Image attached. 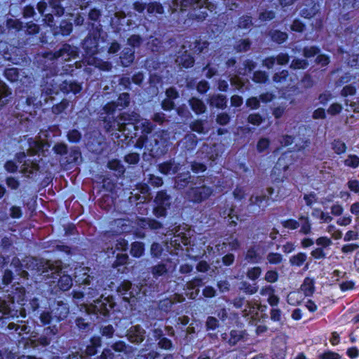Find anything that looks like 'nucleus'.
Segmentation results:
<instances>
[{
	"label": "nucleus",
	"mask_w": 359,
	"mask_h": 359,
	"mask_svg": "<svg viewBox=\"0 0 359 359\" xmlns=\"http://www.w3.org/2000/svg\"><path fill=\"white\" fill-rule=\"evenodd\" d=\"M27 264L28 269L35 270L43 279L51 278V283H57L56 286L61 291H67L73 285V280L71 276L62 270V262L60 260L53 262L32 257Z\"/></svg>",
	"instance_id": "obj_1"
},
{
	"label": "nucleus",
	"mask_w": 359,
	"mask_h": 359,
	"mask_svg": "<svg viewBox=\"0 0 359 359\" xmlns=\"http://www.w3.org/2000/svg\"><path fill=\"white\" fill-rule=\"evenodd\" d=\"M6 294L0 297V315L7 318H18L26 317L25 309L20 307L16 308L15 303L22 306L25 297V290L19 285L11 287V290H6Z\"/></svg>",
	"instance_id": "obj_2"
},
{
	"label": "nucleus",
	"mask_w": 359,
	"mask_h": 359,
	"mask_svg": "<svg viewBox=\"0 0 359 359\" xmlns=\"http://www.w3.org/2000/svg\"><path fill=\"white\" fill-rule=\"evenodd\" d=\"M170 134L167 130H159L149 135V138L139 137L137 146L142 148L144 147L149 154L154 158H159L165 155L169 149Z\"/></svg>",
	"instance_id": "obj_3"
},
{
	"label": "nucleus",
	"mask_w": 359,
	"mask_h": 359,
	"mask_svg": "<svg viewBox=\"0 0 359 359\" xmlns=\"http://www.w3.org/2000/svg\"><path fill=\"white\" fill-rule=\"evenodd\" d=\"M140 114L135 111L123 112L112 122L107 121V117H104V122L107 132L117 130L122 133L126 137H128L130 130L128 129L127 126H132L135 129V125L140 121Z\"/></svg>",
	"instance_id": "obj_4"
},
{
	"label": "nucleus",
	"mask_w": 359,
	"mask_h": 359,
	"mask_svg": "<svg viewBox=\"0 0 359 359\" xmlns=\"http://www.w3.org/2000/svg\"><path fill=\"white\" fill-rule=\"evenodd\" d=\"M231 304L236 309L241 310V315L251 325H256L259 321V310L261 305L259 301L252 299L248 301L244 297H235Z\"/></svg>",
	"instance_id": "obj_5"
},
{
	"label": "nucleus",
	"mask_w": 359,
	"mask_h": 359,
	"mask_svg": "<svg viewBox=\"0 0 359 359\" xmlns=\"http://www.w3.org/2000/svg\"><path fill=\"white\" fill-rule=\"evenodd\" d=\"M62 0H50L48 5L43 1L37 4L39 13L43 17V20L49 27L54 26L53 15L60 17L64 14L65 9L61 5Z\"/></svg>",
	"instance_id": "obj_6"
},
{
	"label": "nucleus",
	"mask_w": 359,
	"mask_h": 359,
	"mask_svg": "<svg viewBox=\"0 0 359 359\" xmlns=\"http://www.w3.org/2000/svg\"><path fill=\"white\" fill-rule=\"evenodd\" d=\"M115 302L111 296L93 300V303L86 306V310L88 314H94L97 318L104 320L109 317L110 311L114 309Z\"/></svg>",
	"instance_id": "obj_7"
},
{
	"label": "nucleus",
	"mask_w": 359,
	"mask_h": 359,
	"mask_svg": "<svg viewBox=\"0 0 359 359\" xmlns=\"http://www.w3.org/2000/svg\"><path fill=\"white\" fill-rule=\"evenodd\" d=\"M212 193L213 189L206 186L204 180L198 177L196 182H192V186L186 191V198L191 202L201 203L209 198Z\"/></svg>",
	"instance_id": "obj_8"
},
{
	"label": "nucleus",
	"mask_w": 359,
	"mask_h": 359,
	"mask_svg": "<svg viewBox=\"0 0 359 359\" xmlns=\"http://www.w3.org/2000/svg\"><path fill=\"white\" fill-rule=\"evenodd\" d=\"M77 55L78 51L76 47L65 43L57 51L46 53L45 57L50 60L60 58L62 61H69Z\"/></svg>",
	"instance_id": "obj_9"
},
{
	"label": "nucleus",
	"mask_w": 359,
	"mask_h": 359,
	"mask_svg": "<svg viewBox=\"0 0 359 359\" xmlns=\"http://www.w3.org/2000/svg\"><path fill=\"white\" fill-rule=\"evenodd\" d=\"M156 206L153 213L156 217H165L167 210L171 204V197L165 191H160L156 194L154 199Z\"/></svg>",
	"instance_id": "obj_10"
},
{
	"label": "nucleus",
	"mask_w": 359,
	"mask_h": 359,
	"mask_svg": "<svg viewBox=\"0 0 359 359\" xmlns=\"http://www.w3.org/2000/svg\"><path fill=\"white\" fill-rule=\"evenodd\" d=\"M150 198V188L148 184L144 183H140L136 186V188L131 192V196L128 200L130 203H136V205L142 208L147 200Z\"/></svg>",
	"instance_id": "obj_11"
},
{
	"label": "nucleus",
	"mask_w": 359,
	"mask_h": 359,
	"mask_svg": "<svg viewBox=\"0 0 359 359\" xmlns=\"http://www.w3.org/2000/svg\"><path fill=\"white\" fill-rule=\"evenodd\" d=\"M142 287L133 285L129 280H125L118 287V292L122 296L123 300L127 302H134L141 294Z\"/></svg>",
	"instance_id": "obj_12"
},
{
	"label": "nucleus",
	"mask_w": 359,
	"mask_h": 359,
	"mask_svg": "<svg viewBox=\"0 0 359 359\" xmlns=\"http://www.w3.org/2000/svg\"><path fill=\"white\" fill-rule=\"evenodd\" d=\"M198 6H196L189 13V18L198 21L204 20L208 15V11H212L215 6L208 0H201Z\"/></svg>",
	"instance_id": "obj_13"
},
{
	"label": "nucleus",
	"mask_w": 359,
	"mask_h": 359,
	"mask_svg": "<svg viewBox=\"0 0 359 359\" xmlns=\"http://www.w3.org/2000/svg\"><path fill=\"white\" fill-rule=\"evenodd\" d=\"M130 102V95L128 93H123L119 95L116 102H111L107 103L104 107V112L109 116L113 114L116 108L119 109L127 107Z\"/></svg>",
	"instance_id": "obj_14"
},
{
	"label": "nucleus",
	"mask_w": 359,
	"mask_h": 359,
	"mask_svg": "<svg viewBox=\"0 0 359 359\" xmlns=\"http://www.w3.org/2000/svg\"><path fill=\"white\" fill-rule=\"evenodd\" d=\"M165 10L158 1H151L147 4V15L145 19L150 22H155L162 19Z\"/></svg>",
	"instance_id": "obj_15"
},
{
	"label": "nucleus",
	"mask_w": 359,
	"mask_h": 359,
	"mask_svg": "<svg viewBox=\"0 0 359 359\" xmlns=\"http://www.w3.org/2000/svg\"><path fill=\"white\" fill-rule=\"evenodd\" d=\"M146 330L140 325H132L126 332L128 340L134 344H140L146 338Z\"/></svg>",
	"instance_id": "obj_16"
},
{
	"label": "nucleus",
	"mask_w": 359,
	"mask_h": 359,
	"mask_svg": "<svg viewBox=\"0 0 359 359\" xmlns=\"http://www.w3.org/2000/svg\"><path fill=\"white\" fill-rule=\"evenodd\" d=\"M4 76L9 81L15 82L19 80L20 74L17 68L11 67L5 69ZM20 81L22 85L28 86L33 83L34 78L31 76H23L20 79Z\"/></svg>",
	"instance_id": "obj_17"
},
{
	"label": "nucleus",
	"mask_w": 359,
	"mask_h": 359,
	"mask_svg": "<svg viewBox=\"0 0 359 359\" xmlns=\"http://www.w3.org/2000/svg\"><path fill=\"white\" fill-rule=\"evenodd\" d=\"M50 86L51 87L46 86L42 88L40 98L36 103L35 101H36V98H35L34 100H32L31 97H28L27 99V103L29 104L32 103L33 104H39L40 105H43L48 103L49 100H53V95L57 94V90L55 88H53L52 84Z\"/></svg>",
	"instance_id": "obj_18"
},
{
	"label": "nucleus",
	"mask_w": 359,
	"mask_h": 359,
	"mask_svg": "<svg viewBox=\"0 0 359 359\" xmlns=\"http://www.w3.org/2000/svg\"><path fill=\"white\" fill-rule=\"evenodd\" d=\"M267 192L269 196L264 194L252 195L249 200V205H257L262 210L266 208L269 205V196L273 195L274 189L272 187H269Z\"/></svg>",
	"instance_id": "obj_19"
},
{
	"label": "nucleus",
	"mask_w": 359,
	"mask_h": 359,
	"mask_svg": "<svg viewBox=\"0 0 359 359\" xmlns=\"http://www.w3.org/2000/svg\"><path fill=\"white\" fill-rule=\"evenodd\" d=\"M90 271V269L87 266H79L76 267L74 269L76 282L79 284L89 285L91 280L93 279V277L89 274Z\"/></svg>",
	"instance_id": "obj_20"
},
{
	"label": "nucleus",
	"mask_w": 359,
	"mask_h": 359,
	"mask_svg": "<svg viewBox=\"0 0 359 359\" xmlns=\"http://www.w3.org/2000/svg\"><path fill=\"white\" fill-rule=\"evenodd\" d=\"M202 285L203 280L201 278L196 277L188 281L185 285V290H187L186 295L191 299H195L200 292L198 287Z\"/></svg>",
	"instance_id": "obj_21"
},
{
	"label": "nucleus",
	"mask_w": 359,
	"mask_h": 359,
	"mask_svg": "<svg viewBox=\"0 0 359 359\" xmlns=\"http://www.w3.org/2000/svg\"><path fill=\"white\" fill-rule=\"evenodd\" d=\"M180 168V163L176 162L175 159H170L158 165V171L165 175L176 174Z\"/></svg>",
	"instance_id": "obj_22"
},
{
	"label": "nucleus",
	"mask_w": 359,
	"mask_h": 359,
	"mask_svg": "<svg viewBox=\"0 0 359 359\" xmlns=\"http://www.w3.org/2000/svg\"><path fill=\"white\" fill-rule=\"evenodd\" d=\"M184 300L185 298L183 295L175 294L169 298L161 300L158 303V308L163 311L168 312L171 309L174 304L182 302Z\"/></svg>",
	"instance_id": "obj_23"
},
{
	"label": "nucleus",
	"mask_w": 359,
	"mask_h": 359,
	"mask_svg": "<svg viewBox=\"0 0 359 359\" xmlns=\"http://www.w3.org/2000/svg\"><path fill=\"white\" fill-rule=\"evenodd\" d=\"M53 317L57 319V321H60L65 319L69 313V309L67 304L62 301H57L55 306H54L51 311Z\"/></svg>",
	"instance_id": "obj_24"
},
{
	"label": "nucleus",
	"mask_w": 359,
	"mask_h": 359,
	"mask_svg": "<svg viewBox=\"0 0 359 359\" xmlns=\"http://www.w3.org/2000/svg\"><path fill=\"white\" fill-rule=\"evenodd\" d=\"M83 48L87 55H95L98 52V39L94 36H88L83 42Z\"/></svg>",
	"instance_id": "obj_25"
},
{
	"label": "nucleus",
	"mask_w": 359,
	"mask_h": 359,
	"mask_svg": "<svg viewBox=\"0 0 359 359\" xmlns=\"http://www.w3.org/2000/svg\"><path fill=\"white\" fill-rule=\"evenodd\" d=\"M191 238L184 232H179L175 234L170 239V245L176 250L182 248V245H188L190 244Z\"/></svg>",
	"instance_id": "obj_26"
},
{
	"label": "nucleus",
	"mask_w": 359,
	"mask_h": 359,
	"mask_svg": "<svg viewBox=\"0 0 359 359\" xmlns=\"http://www.w3.org/2000/svg\"><path fill=\"white\" fill-rule=\"evenodd\" d=\"M60 90L65 94L72 93L74 95L80 93L82 89L81 83L75 81H64L59 86Z\"/></svg>",
	"instance_id": "obj_27"
},
{
	"label": "nucleus",
	"mask_w": 359,
	"mask_h": 359,
	"mask_svg": "<svg viewBox=\"0 0 359 359\" xmlns=\"http://www.w3.org/2000/svg\"><path fill=\"white\" fill-rule=\"evenodd\" d=\"M7 327L10 330H13L20 336L24 334H29L32 331V327L25 320H17V323H10Z\"/></svg>",
	"instance_id": "obj_28"
},
{
	"label": "nucleus",
	"mask_w": 359,
	"mask_h": 359,
	"mask_svg": "<svg viewBox=\"0 0 359 359\" xmlns=\"http://www.w3.org/2000/svg\"><path fill=\"white\" fill-rule=\"evenodd\" d=\"M178 54L175 62L180 67L189 68L194 65V58L187 50L180 51Z\"/></svg>",
	"instance_id": "obj_29"
},
{
	"label": "nucleus",
	"mask_w": 359,
	"mask_h": 359,
	"mask_svg": "<svg viewBox=\"0 0 359 359\" xmlns=\"http://www.w3.org/2000/svg\"><path fill=\"white\" fill-rule=\"evenodd\" d=\"M245 259L250 264L259 263L262 259V256L259 252V247L257 245L250 246L245 252Z\"/></svg>",
	"instance_id": "obj_30"
},
{
	"label": "nucleus",
	"mask_w": 359,
	"mask_h": 359,
	"mask_svg": "<svg viewBox=\"0 0 359 359\" xmlns=\"http://www.w3.org/2000/svg\"><path fill=\"white\" fill-rule=\"evenodd\" d=\"M9 215L4 210L0 209V221H8L9 217L13 219H20L22 216V210L21 207L12 205L9 209Z\"/></svg>",
	"instance_id": "obj_31"
},
{
	"label": "nucleus",
	"mask_w": 359,
	"mask_h": 359,
	"mask_svg": "<svg viewBox=\"0 0 359 359\" xmlns=\"http://www.w3.org/2000/svg\"><path fill=\"white\" fill-rule=\"evenodd\" d=\"M201 0H173L172 5L175 10L180 9V11H191L196 6H198Z\"/></svg>",
	"instance_id": "obj_32"
},
{
	"label": "nucleus",
	"mask_w": 359,
	"mask_h": 359,
	"mask_svg": "<svg viewBox=\"0 0 359 359\" xmlns=\"http://www.w3.org/2000/svg\"><path fill=\"white\" fill-rule=\"evenodd\" d=\"M318 11L319 5L310 0L305 4L304 8L302 9L301 15L305 18H311L318 12Z\"/></svg>",
	"instance_id": "obj_33"
},
{
	"label": "nucleus",
	"mask_w": 359,
	"mask_h": 359,
	"mask_svg": "<svg viewBox=\"0 0 359 359\" xmlns=\"http://www.w3.org/2000/svg\"><path fill=\"white\" fill-rule=\"evenodd\" d=\"M299 233L303 235H308L311 233V222L309 217L300 215L297 220Z\"/></svg>",
	"instance_id": "obj_34"
},
{
	"label": "nucleus",
	"mask_w": 359,
	"mask_h": 359,
	"mask_svg": "<svg viewBox=\"0 0 359 359\" xmlns=\"http://www.w3.org/2000/svg\"><path fill=\"white\" fill-rule=\"evenodd\" d=\"M11 95V89L4 81L0 80V109L8 103Z\"/></svg>",
	"instance_id": "obj_35"
},
{
	"label": "nucleus",
	"mask_w": 359,
	"mask_h": 359,
	"mask_svg": "<svg viewBox=\"0 0 359 359\" xmlns=\"http://www.w3.org/2000/svg\"><path fill=\"white\" fill-rule=\"evenodd\" d=\"M123 66L128 67L135 60V50L131 48H125L120 56Z\"/></svg>",
	"instance_id": "obj_36"
},
{
	"label": "nucleus",
	"mask_w": 359,
	"mask_h": 359,
	"mask_svg": "<svg viewBox=\"0 0 359 359\" xmlns=\"http://www.w3.org/2000/svg\"><path fill=\"white\" fill-rule=\"evenodd\" d=\"M72 23L63 20L59 27L53 29V34L54 36H57L58 34H61L62 36H68L72 33Z\"/></svg>",
	"instance_id": "obj_37"
},
{
	"label": "nucleus",
	"mask_w": 359,
	"mask_h": 359,
	"mask_svg": "<svg viewBox=\"0 0 359 359\" xmlns=\"http://www.w3.org/2000/svg\"><path fill=\"white\" fill-rule=\"evenodd\" d=\"M300 290L304 292V296L311 297L315 291V281L313 278H305Z\"/></svg>",
	"instance_id": "obj_38"
},
{
	"label": "nucleus",
	"mask_w": 359,
	"mask_h": 359,
	"mask_svg": "<svg viewBox=\"0 0 359 359\" xmlns=\"http://www.w3.org/2000/svg\"><path fill=\"white\" fill-rule=\"evenodd\" d=\"M102 345V340L100 337H93L91 338L90 344L86 346L85 353L88 356L94 355L97 353V348Z\"/></svg>",
	"instance_id": "obj_39"
},
{
	"label": "nucleus",
	"mask_w": 359,
	"mask_h": 359,
	"mask_svg": "<svg viewBox=\"0 0 359 359\" xmlns=\"http://www.w3.org/2000/svg\"><path fill=\"white\" fill-rule=\"evenodd\" d=\"M197 137L194 134H187L182 140L183 147L187 151L194 150L197 145Z\"/></svg>",
	"instance_id": "obj_40"
},
{
	"label": "nucleus",
	"mask_w": 359,
	"mask_h": 359,
	"mask_svg": "<svg viewBox=\"0 0 359 359\" xmlns=\"http://www.w3.org/2000/svg\"><path fill=\"white\" fill-rule=\"evenodd\" d=\"M209 104L218 109H224L226 106V97L221 94L213 95L210 97Z\"/></svg>",
	"instance_id": "obj_41"
},
{
	"label": "nucleus",
	"mask_w": 359,
	"mask_h": 359,
	"mask_svg": "<svg viewBox=\"0 0 359 359\" xmlns=\"http://www.w3.org/2000/svg\"><path fill=\"white\" fill-rule=\"evenodd\" d=\"M140 128L142 133L140 137H144L147 139L149 138V135H152L151 133L155 128V125L148 119H142L140 125Z\"/></svg>",
	"instance_id": "obj_42"
},
{
	"label": "nucleus",
	"mask_w": 359,
	"mask_h": 359,
	"mask_svg": "<svg viewBox=\"0 0 359 359\" xmlns=\"http://www.w3.org/2000/svg\"><path fill=\"white\" fill-rule=\"evenodd\" d=\"M191 109L196 114H201L206 111V106L204 102L196 97H192L189 100Z\"/></svg>",
	"instance_id": "obj_43"
},
{
	"label": "nucleus",
	"mask_w": 359,
	"mask_h": 359,
	"mask_svg": "<svg viewBox=\"0 0 359 359\" xmlns=\"http://www.w3.org/2000/svg\"><path fill=\"white\" fill-rule=\"evenodd\" d=\"M39 167L36 163L27 162L25 161L24 164L22 165L21 172L29 177L32 175L36 174L39 171Z\"/></svg>",
	"instance_id": "obj_44"
},
{
	"label": "nucleus",
	"mask_w": 359,
	"mask_h": 359,
	"mask_svg": "<svg viewBox=\"0 0 359 359\" xmlns=\"http://www.w3.org/2000/svg\"><path fill=\"white\" fill-rule=\"evenodd\" d=\"M238 288L246 294L252 295L258 291L259 287L256 283H250L248 281H242L240 283Z\"/></svg>",
	"instance_id": "obj_45"
},
{
	"label": "nucleus",
	"mask_w": 359,
	"mask_h": 359,
	"mask_svg": "<svg viewBox=\"0 0 359 359\" xmlns=\"http://www.w3.org/2000/svg\"><path fill=\"white\" fill-rule=\"evenodd\" d=\"M168 272L167 266L165 264H158L151 268V273L153 277L158 279L161 276H165Z\"/></svg>",
	"instance_id": "obj_46"
},
{
	"label": "nucleus",
	"mask_w": 359,
	"mask_h": 359,
	"mask_svg": "<svg viewBox=\"0 0 359 359\" xmlns=\"http://www.w3.org/2000/svg\"><path fill=\"white\" fill-rule=\"evenodd\" d=\"M140 225L143 228H149L152 230H158L162 228L161 222L150 218L140 219Z\"/></svg>",
	"instance_id": "obj_47"
},
{
	"label": "nucleus",
	"mask_w": 359,
	"mask_h": 359,
	"mask_svg": "<svg viewBox=\"0 0 359 359\" xmlns=\"http://www.w3.org/2000/svg\"><path fill=\"white\" fill-rule=\"evenodd\" d=\"M307 259V255L304 252H299L290 258V263L292 266H301Z\"/></svg>",
	"instance_id": "obj_48"
},
{
	"label": "nucleus",
	"mask_w": 359,
	"mask_h": 359,
	"mask_svg": "<svg viewBox=\"0 0 359 359\" xmlns=\"http://www.w3.org/2000/svg\"><path fill=\"white\" fill-rule=\"evenodd\" d=\"M332 149L338 155L344 154L346 151L347 147L346 144L339 139H335L331 144Z\"/></svg>",
	"instance_id": "obj_49"
},
{
	"label": "nucleus",
	"mask_w": 359,
	"mask_h": 359,
	"mask_svg": "<svg viewBox=\"0 0 359 359\" xmlns=\"http://www.w3.org/2000/svg\"><path fill=\"white\" fill-rule=\"evenodd\" d=\"M303 297L300 292H290L287 297V302L292 306L298 305L302 301Z\"/></svg>",
	"instance_id": "obj_50"
},
{
	"label": "nucleus",
	"mask_w": 359,
	"mask_h": 359,
	"mask_svg": "<svg viewBox=\"0 0 359 359\" xmlns=\"http://www.w3.org/2000/svg\"><path fill=\"white\" fill-rule=\"evenodd\" d=\"M29 140V147L27 149V153L32 156L37 154L39 152V151L43 149V143L41 141H36L32 139Z\"/></svg>",
	"instance_id": "obj_51"
},
{
	"label": "nucleus",
	"mask_w": 359,
	"mask_h": 359,
	"mask_svg": "<svg viewBox=\"0 0 359 359\" xmlns=\"http://www.w3.org/2000/svg\"><path fill=\"white\" fill-rule=\"evenodd\" d=\"M144 251V245L141 242H134L131 245L130 254L135 257H141Z\"/></svg>",
	"instance_id": "obj_52"
},
{
	"label": "nucleus",
	"mask_w": 359,
	"mask_h": 359,
	"mask_svg": "<svg viewBox=\"0 0 359 359\" xmlns=\"http://www.w3.org/2000/svg\"><path fill=\"white\" fill-rule=\"evenodd\" d=\"M270 36L271 39L278 43H282L287 39V34L279 30L271 31Z\"/></svg>",
	"instance_id": "obj_53"
},
{
	"label": "nucleus",
	"mask_w": 359,
	"mask_h": 359,
	"mask_svg": "<svg viewBox=\"0 0 359 359\" xmlns=\"http://www.w3.org/2000/svg\"><path fill=\"white\" fill-rule=\"evenodd\" d=\"M6 27L9 29H13L15 31H20L23 28V23L18 19L9 18L6 20Z\"/></svg>",
	"instance_id": "obj_54"
},
{
	"label": "nucleus",
	"mask_w": 359,
	"mask_h": 359,
	"mask_svg": "<svg viewBox=\"0 0 359 359\" xmlns=\"http://www.w3.org/2000/svg\"><path fill=\"white\" fill-rule=\"evenodd\" d=\"M107 166L110 170L117 172L119 175L123 174L125 172L124 166L116 159L109 161Z\"/></svg>",
	"instance_id": "obj_55"
},
{
	"label": "nucleus",
	"mask_w": 359,
	"mask_h": 359,
	"mask_svg": "<svg viewBox=\"0 0 359 359\" xmlns=\"http://www.w3.org/2000/svg\"><path fill=\"white\" fill-rule=\"evenodd\" d=\"M346 166L355 169L359 167V156L355 154H349L344 161Z\"/></svg>",
	"instance_id": "obj_56"
},
{
	"label": "nucleus",
	"mask_w": 359,
	"mask_h": 359,
	"mask_svg": "<svg viewBox=\"0 0 359 359\" xmlns=\"http://www.w3.org/2000/svg\"><path fill=\"white\" fill-rule=\"evenodd\" d=\"M252 25V18L248 15L242 16L238 19V22L237 24L238 29H248Z\"/></svg>",
	"instance_id": "obj_57"
},
{
	"label": "nucleus",
	"mask_w": 359,
	"mask_h": 359,
	"mask_svg": "<svg viewBox=\"0 0 359 359\" xmlns=\"http://www.w3.org/2000/svg\"><path fill=\"white\" fill-rule=\"evenodd\" d=\"M226 243H227V246H229V250H237L241 248V243L238 238L231 235L229 238L225 239Z\"/></svg>",
	"instance_id": "obj_58"
},
{
	"label": "nucleus",
	"mask_w": 359,
	"mask_h": 359,
	"mask_svg": "<svg viewBox=\"0 0 359 359\" xmlns=\"http://www.w3.org/2000/svg\"><path fill=\"white\" fill-rule=\"evenodd\" d=\"M77 327L83 332H87L91 330V323L83 318H77L76 319Z\"/></svg>",
	"instance_id": "obj_59"
},
{
	"label": "nucleus",
	"mask_w": 359,
	"mask_h": 359,
	"mask_svg": "<svg viewBox=\"0 0 359 359\" xmlns=\"http://www.w3.org/2000/svg\"><path fill=\"white\" fill-rule=\"evenodd\" d=\"M250 46L251 42L248 39H241L236 43L234 48L237 52H246L250 49Z\"/></svg>",
	"instance_id": "obj_60"
},
{
	"label": "nucleus",
	"mask_w": 359,
	"mask_h": 359,
	"mask_svg": "<svg viewBox=\"0 0 359 359\" xmlns=\"http://www.w3.org/2000/svg\"><path fill=\"white\" fill-rule=\"evenodd\" d=\"M316 243L318 247L325 250H328L333 243L331 238L327 236H321L316 240Z\"/></svg>",
	"instance_id": "obj_61"
},
{
	"label": "nucleus",
	"mask_w": 359,
	"mask_h": 359,
	"mask_svg": "<svg viewBox=\"0 0 359 359\" xmlns=\"http://www.w3.org/2000/svg\"><path fill=\"white\" fill-rule=\"evenodd\" d=\"M262 269L259 266H253L249 268L246 276L251 280H256L262 274Z\"/></svg>",
	"instance_id": "obj_62"
},
{
	"label": "nucleus",
	"mask_w": 359,
	"mask_h": 359,
	"mask_svg": "<svg viewBox=\"0 0 359 359\" xmlns=\"http://www.w3.org/2000/svg\"><path fill=\"white\" fill-rule=\"evenodd\" d=\"M143 39L139 34H133L128 39V44L134 50L139 48L142 43Z\"/></svg>",
	"instance_id": "obj_63"
},
{
	"label": "nucleus",
	"mask_w": 359,
	"mask_h": 359,
	"mask_svg": "<svg viewBox=\"0 0 359 359\" xmlns=\"http://www.w3.org/2000/svg\"><path fill=\"white\" fill-rule=\"evenodd\" d=\"M23 27L25 28V33L29 35L36 34L40 31L39 26L32 21L27 22Z\"/></svg>",
	"instance_id": "obj_64"
}]
</instances>
